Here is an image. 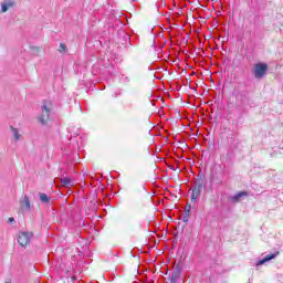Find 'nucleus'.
I'll list each match as a JSON object with an SVG mask.
<instances>
[{
    "label": "nucleus",
    "instance_id": "f8f14e48",
    "mask_svg": "<svg viewBox=\"0 0 283 283\" xmlns=\"http://www.w3.org/2000/svg\"><path fill=\"white\" fill-rule=\"evenodd\" d=\"M189 218H191V212L185 211V213H184V222H189Z\"/></svg>",
    "mask_w": 283,
    "mask_h": 283
},
{
    "label": "nucleus",
    "instance_id": "39448f33",
    "mask_svg": "<svg viewBox=\"0 0 283 283\" xmlns=\"http://www.w3.org/2000/svg\"><path fill=\"white\" fill-rule=\"evenodd\" d=\"M181 273H182V269H180L179 265H177L170 276V283L178 282V279L180 277Z\"/></svg>",
    "mask_w": 283,
    "mask_h": 283
},
{
    "label": "nucleus",
    "instance_id": "dca6fc26",
    "mask_svg": "<svg viewBox=\"0 0 283 283\" xmlns=\"http://www.w3.org/2000/svg\"><path fill=\"white\" fill-rule=\"evenodd\" d=\"M139 193H145V187H140Z\"/></svg>",
    "mask_w": 283,
    "mask_h": 283
},
{
    "label": "nucleus",
    "instance_id": "aec40b11",
    "mask_svg": "<svg viewBox=\"0 0 283 283\" xmlns=\"http://www.w3.org/2000/svg\"><path fill=\"white\" fill-rule=\"evenodd\" d=\"M4 283H12V282H10V281H6Z\"/></svg>",
    "mask_w": 283,
    "mask_h": 283
},
{
    "label": "nucleus",
    "instance_id": "f03ea898",
    "mask_svg": "<svg viewBox=\"0 0 283 283\" xmlns=\"http://www.w3.org/2000/svg\"><path fill=\"white\" fill-rule=\"evenodd\" d=\"M268 70L269 65L266 63H256L254 65L253 75L256 78H264Z\"/></svg>",
    "mask_w": 283,
    "mask_h": 283
},
{
    "label": "nucleus",
    "instance_id": "f3484780",
    "mask_svg": "<svg viewBox=\"0 0 283 283\" xmlns=\"http://www.w3.org/2000/svg\"><path fill=\"white\" fill-rule=\"evenodd\" d=\"M125 81H127V83H129L130 78L128 76H126Z\"/></svg>",
    "mask_w": 283,
    "mask_h": 283
},
{
    "label": "nucleus",
    "instance_id": "1a4fd4ad",
    "mask_svg": "<svg viewBox=\"0 0 283 283\" xmlns=\"http://www.w3.org/2000/svg\"><path fill=\"white\" fill-rule=\"evenodd\" d=\"M22 209H30V197L24 196L23 201L21 202Z\"/></svg>",
    "mask_w": 283,
    "mask_h": 283
},
{
    "label": "nucleus",
    "instance_id": "20e7f679",
    "mask_svg": "<svg viewBox=\"0 0 283 283\" xmlns=\"http://www.w3.org/2000/svg\"><path fill=\"white\" fill-rule=\"evenodd\" d=\"M200 193H202V182H198L195 185L191 193V201L196 202L198 198H200Z\"/></svg>",
    "mask_w": 283,
    "mask_h": 283
},
{
    "label": "nucleus",
    "instance_id": "a211bd4d",
    "mask_svg": "<svg viewBox=\"0 0 283 283\" xmlns=\"http://www.w3.org/2000/svg\"><path fill=\"white\" fill-rule=\"evenodd\" d=\"M9 222H14V218H9Z\"/></svg>",
    "mask_w": 283,
    "mask_h": 283
},
{
    "label": "nucleus",
    "instance_id": "ddd939ff",
    "mask_svg": "<svg viewBox=\"0 0 283 283\" xmlns=\"http://www.w3.org/2000/svg\"><path fill=\"white\" fill-rule=\"evenodd\" d=\"M61 182H62V185H64V187H67V185H70L71 180H70V178L64 177L61 179Z\"/></svg>",
    "mask_w": 283,
    "mask_h": 283
},
{
    "label": "nucleus",
    "instance_id": "0eeeda50",
    "mask_svg": "<svg viewBox=\"0 0 283 283\" xmlns=\"http://www.w3.org/2000/svg\"><path fill=\"white\" fill-rule=\"evenodd\" d=\"M249 193L247 191H241L232 197V202H240V198H247Z\"/></svg>",
    "mask_w": 283,
    "mask_h": 283
},
{
    "label": "nucleus",
    "instance_id": "423d86ee",
    "mask_svg": "<svg viewBox=\"0 0 283 283\" xmlns=\"http://www.w3.org/2000/svg\"><path fill=\"white\" fill-rule=\"evenodd\" d=\"M280 255V251L275 252L274 254H268L262 260L258 262L259 265L265 264V262H271V260H275Z\"/></svg>",
    "mask_w": 283,
    "mask_h": 283
},
{
    "label": "nucleus",
    "instance_id": "6e6552de",
    "mask_svg": "<svg viewBox=\"0 0 283 283\" xmlns=\"http://www.w3.org/2000/svg\"><path fill=\"white\" fill-rule=\"evenodd\" d=\"M50 200H52V198H50L48 193H44V192L40 193V201H42L44 205H50Z\"/></svg>",
    "mask_w": 283,
    "mask_h": 283
},
{
    "label": "nucleus",
    "instance_id": "4468645a",
    "mask_svg": "<svg viewBox=\"0 0 283 283\" xmlns=\"http://www.w3.org/2000/svg\"><path fill=\"white\" fill-rule=\"evenodd\" d=\"M59 52H67V46H65V44L61 43Z\"/></svg>",
    "mask_w": 283,
    "mask_h": 283
},
{
    "label": "nucleus",
    "instance_id": "9d476101",
    "mask_svg": "<svg viewBox=\"0 0 283 283\" xmlns=\"http://www.w3.org/2000/svg\"><path fill=\"white\" fill-rule=\"evenodd\" d=\"M12 6H14L13 1L2 3V12H8V8H12Z\"/></svg>",
    "mask_w": 283,
    "mask_h": 283
},
{
    "label": "nucleus",
    "instance_id": "9b49d317",
    "mask_svg": "<svg viewBox=\"0 0 283 283\" xmlns=\"http://www.w3.org/2000/svg\"><path fill=\"white\" fill-rule=\"evenodd\" d=\"M11 132L13 133L14 139L19 140L21 138V135L19 134V129L14 128V127H10Z\"/></svg>",
    "mask_w": 283,
    "mask_h": 283
},
{
    "label": "nucleus",
    "instance_id": "7ed1b4c3",
    "mask_svg": "<svg viewBox=\"0 0 283 283\" xmlns=\"http://www.w3.org/2000/svg\"><path fill=\"white\" fill-rule=\"evenodd\" d=\"M34 238V233L32 232H21L18 237V244L20 247H29L30 241Z\"/></svg>",
    "mask_w": 283,
    "mask_h": 283
},
{
    "label": "nucleus",
    "instance_id": "6ab92c4d",
    "mask_svg": "<svg viewBox=\"0 0 283 283\" xmlns=\"http://www.w3.org/2000/svg\"><path fill=\"white\" fill-rule=\"evenodd\" d=\"M136 193H138V190H134L133 191V195L136 196Z\"/></svg>",
    "mask_w": 283,
    "mask_h": 283
},
{
    "label": "nucleus",
    "instance_id": "2eb2a0df",
    "mask_svg": "<svg viewBox=\"0 0 283 283\" xmlns=\"http://www.w3.org/2000/svg\"><path fill=\"white\" fill-rule=\"evenodd\" d=\"M185 211H188V213H191V205H188L187 207H186V210Z\"/></svg>",
    "mask_w": 283,
    "mask_h": 283
},
{
    "label": "nucleus",
    "instance_id": "f257e3e1",
    "mask_svg": "<svg viewBox=\"0 0 283 283\" xmlns=\"http://www.w3.org/2000/svg\"><path fill=\"white\" fill-rule=\"evenodd\" d=\"M50 112H52V102L44 101L42 106V114L40 117H38V120L41 123V125H48V123H50Z\"/></svg>",
    "mask_w": 283,
    "mask_h": 283
}]
</instances>
